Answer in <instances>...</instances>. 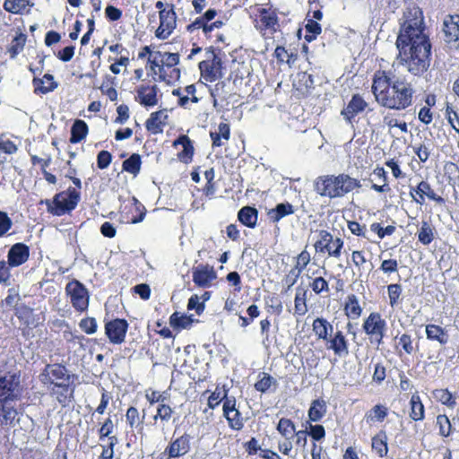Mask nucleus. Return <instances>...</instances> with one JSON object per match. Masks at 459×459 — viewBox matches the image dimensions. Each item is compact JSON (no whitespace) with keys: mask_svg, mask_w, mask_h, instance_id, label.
<instances>
[{"mask_svg":"<svg viewBox=\"0 0 459 459\" xmlns=\"http://www.w3.org/2000/svg\"><path fill=\"white\" fill-rule=\"evenodd\" d=\"M395 47V60L411 75L421 77L429 69L432 43L423 11L415 4H409L403 12Z\"/></svg>","mask_w":459,"mask_h":459,"instance_id":"f257e3e1","label":"nucleus"},{"mask_svg":"<svg viewBox=\"0 0 459 459\" xmlns=\"http://www.w3.org/2000/svg\"><path fill=\"white\" fill-rule=\"evenodd\" d=\"M371 91L381 107L402 111L412 106L417 91L405 78H395L390 71L379 69L373 74Z\"/></svg>","mask_w":459,"mask_h":459,"instance_id":"f03ea898","label":"nucleus"},{"mask_svg":"<svg viewBox=\"0 0 459 459\" xmlns=\"http://www.w3.org/2000/svg\"><path fill=\"white\" fill-rule=\"evenodd\" d=\"M360 187V181L346 173L319 176L314 181L315 192L330 199L343 197Z\"/></svg>","mask_w":459,"mask_h":459,"instance_id":"7ed1b4c3","label":"nucleus"},{"mask_svg":"<svg viewBox=\"0 0 459 459\" xmlns=\"http://www.w3.org/2000/svg\"><path fill=\"white\" fill-rule=\"evenodd\" d=\"M178 53L155 51L152 58H148L150 72L155 82L174 83L180 78Z\"/></svg>","mask_w":459,"mask_h":459,"instance_id":"20e7f679","label":"nucleus"},{"mask_svg":"<svg viewBox=\"0 0 459 459\" xmlns=\"http://www.w3.org/2000/svg\"><path fill=\"white\" fill-rule=\"evenodd\" d=\"M217 13L215 9H208L204 14L197 16L193 22L187 24L186 30L190 34H194L201 30L204 37L206 39L212 40L218 48L227 46L226 38L222 33L217 32L213 34L216 29H221L224 25L222 21H213Z\"/></svg>","mask_w":459,"mask_h":459,"instance_id":"39448f33","label":"nucleus"},{"mask_svg":"<svg viewBox=\"0 0 459 459\" xmlns=\"http://www.w3.org/2000/svg\"><path fill=\"white\" fill-rule=\"evenodd\" d=\"M254 27L264 39H272L281 30L277 10L270 7H258L252 16Z\"/></svg>","mask_w":459,"mask_h":459,"instance_id":"423d86ee","label":"nucleus"},{"mask_svg":"<svg viewBox=\"0 0 459 459\" xmlns=\"http://www.w3.org/2000/svg\"><path fill=\"white\" fill-rule=\"evenodd\" d=\"M80 199V192L70 186L66 190L56 194L52 201L46 200V204L50 213L62 216L74 211Z\"/></svg>","mask_w":459,"mask_h":459,"instance_id":"0eeeda50","label":"nucleus"},{"mask_svg":"<svg viewBox=\"0 0 459 459\" xmlns=\"http://www.w3.org/2000/svg\"><path fill=\"white\" fill-rule=\"evenodd\" d=\"M317 233L318 238L314 243L316 252L318 254H326L328 257L339 259L342 254L344 240L339 237L334 238L327 230H320Z\"/></svg>","mask_w":459,"mask_h":459,"instance_id":"6e6552de","label":"nucleus"},{"mask_svg":"<svg viewBox=\"0 0 459 459\" xmlns=\"http://www.w3.org/2000/svg\"><path fill=\"white\" fill-rule=\"evenodd\" d=\"M362 330L370 343L377 346L383 343L387 330V323L378 312H371L363 321Z\"/></svg>","mask_w":459,"mask_h":459,"instance_id":"1a4fd4ad","label":"nucleus"},{"mask_svg":"<svg viewBox=\"0 0 459 459\" xmlns=\"http://www.w3.org/2000/svg\"><path fill=\"white\" fill-rule=\"evenodd\" d=\"M22 394L20 372H7L0 377V403L19 401Z\"/></svg>","mask_w":459,"mask_h":459,"instance_id":"9d476101","label":"nucleus"},{"mask_svg":"<svg viewBox=\"0 0 459 459\" xmlns=\"http://www.w3.org/2000/svg\"><path fill=\"white\" fill-rule=\"evenodd\" d=\"M39 379L46 388H49V386L56 385V384L73 380V376L65 365L54 363L45 366L39 376Z\"/></svg>","mask_w":459,"mask_h":459,"instance_id":"9b49d317","label":"nucleus"},{"mask_svg":"<svg viewBox=\"0 0 459 459\" xmlns=\"http://www.w3.org/2000/svg\"><path fill=\"white\" fill-rule=\"evenodd\" d=\"M65 294L70 298L73 307L77 312L88 310L90 295L87 288L78 280L70 281L65 286Z\"/></svg>","mask_w":459,"mask_h":459,"instance_id":"f8f14e48","label":"nucleus"},{"mask_svg":"<svg viewBox=\"0 0 459 459\" xmlns=\"http://www.w3.org/2000/svg\"><path fill=\"white\" fill-rule=\"evenodd\" d=\"M409 195L414 203L423 205L426 198L436 203L438 205L446 204V200L437 195L431 185L427 180H420L416 186H409Z\"/></svg>","mask_w":459,"mask_h":459,"instance_id":"ddd939ff","label":"nucleus"},{"mask_svg":"<svg viewBox=\"0 0 459 459\" xmlns=\"http://www.w3.org/2000/svg\"><path fill=\"white\" fill-rule=\"evenodd\" d=\"M207 51L212 54L211 59L203 60L199 63L201 79L208 82H213L222 76V61L212 46L207 48Z\"/></svg>","mask_w":459,"mask_h":459,"instance_id":"4468645a","label":"nucleus"},{"mask_svg":"<svg viewBox=\"0 0 459 459\" xmlns=\"http://www.w3.org/2000/svg\"><path fill=\"white\" fill-rule=\"evenodd\" d=\"M177 18L174 4H168V10L160 11V25L155 30V37L160 40L169 39L177 28Z\"/></svg>","mask_w":459,"mask_h":459,"instance_id":"2eb2a0df","label":"nucleus"},{"mask_svg":"<svg viewBox=\"0 0 459 459\" xmlns=\"http://www.w3.org/2000/svg\"><path fill=\"white\" fill-rule=\"evenodd\" d=\"M192 437L188 433L172 438L165 450L160 455V459H172L184 456L191 449Z\"/></svg>","mask_w":459,"mask_h":459,"instance_id":"dca6fc26","label":"nucleus"},{"mask_svg":"<svg viewBox=\"0 0 459 459\" xmlns=\"http://www.w3.org/2000/svg\"><path fill=\"white\" fill-rule=\"evenodd\" d=\"M49 395L53 397L62 408L68 407L74 401L75 386L74 381L56 384L47 388Z\"/></svg>","mask_w":459,"mask_h":459,"instance_id":"f3484780","label":"nucleus"},{"mask_svg":"<svg viewBox=\"0 0 459 459\" xmlns=\"http://www.w3.org/2000/svg\"><path fill=\"white\" fill-rule=\"evenodd\" d=\"M160 89L155 83H142L135 89L134 100L144 108L158 105Z\"/></svg>","mask_w":459,"mask_h":459,"instance_id":"a211bd4d","label":"nucleus"},{"mask_svg":"<svg viewBox=\"0 0 459 459\" xmlns=\"http://www.w3.org/2000/svg\"><path fill=\"white\" fill-rule=\"evenodd\" d=\"M444 41L449 48H459V14H447L442 25Z\"/></svg>","mask_w":459,"mask_h":459,"instance_id":"6ab92c4d","label":"nucleus"},{"mask_svg":"<svg viewBox=\"0 0 459 459\" xmlns=\"http://www.w3.org/2000/svg\"><path fill=\"white\" fill-rule=\"evenodd\" d=\"M129 325L124 318H115L105 324V334L112 344L125 342Z\"/></svg>","mask_w":459,"mask_h":459,"instance_id":"aec40b11","label":"nucleus"},{"mask_svg":"<svg viewBox=\"0 0 459 459\" xmlns=\"http://www.w3.org/2000/svg\"><path fill=\"white\" fill-rule=\"evenodd\" d=\"M209 91L215 108H228L231 92L229 83L226 81H219L213 87L210 86Z\"/></svg>","mask_w":459,"mask_h":459,"instance_id":"412c9836","label":"nucleus"},{"mask_svg":"<svg viewBox=\"0 0 459 459\" xmlns=\"http://www.w3.org/2000/svg\"><path fill=\"white\" fill-rule=\"evenodd\" d=\"M192 277L194 283L201 288H209L212 281L217 279V273L213 266L199 264L192 269Z\"/></svg>","mask_w":459,"mask_h":459,"instance_id":"4be33fe9","label":"nucleus"},{"mask_svg":"<svg viewBox=\"0 0 459 459\" xmlns=\"http://www.w3.org/2000/svg\"><path fill=\"white\" fill-rule=\"evenodd\" d=\"M368 106V103L364 98L359 93H355L351 96L346 107L342 109L341 115L346 122L351 124L359 113L366 110Z\"/></svg>","mask_w":459,"mask_h":459,"instance_id":"5701e85b","label":"nucleus"},{"mask_svg":"<svg viewBox=\"0 0 459 459\" xmlns=\"http://www.w3.org/2000/svg\"><path fill=\"white\" fill-rule=\"evenodd\" d=\"M30 247L22 242L13 244L7 253V263L12 268L25 264L30 257Z\"/></svg>","mask_w":459,"mask_h":459,"instance_id":"b1692460","label":"nucleus"},{"mask_svg":"<svg viewBox=\"0 0 459 459\" xmlns=\"http://www.w3.org/2000/svg\"><path fill=\"white\" fill-rule=\"evenodd\" d=\"M326 342V349L332 351L338 357H345L349 354V342L344 333L338 330L333 335L329 334Z\"/></svg>","mask_w":459,"mask_h":459,"instance_id":"393cba45","label":"nucleus"},{"mask_svg":"<svg viewBox=\"0 0 459 459\" xmlns=\"http://www.w3.org/2000/svg\"><path fill=\"white\" fill-rule=\"evenodd\" d=\"M168 120L169 115L166 108L152 112L145 121V128L152 134H162Z\"/></svg>","mask_w":459,"mask_h":459,"instance_id":"a878e982","label":"nucleus"},{"mask_svg":"<svg viewBox=\"0 0 459 459\" xmlns=\"http://www.w3.org/2000/svg\"><path fill=\"white\" fill-rule=\"evenodd\" d=\"M179 145L182 146V151L178 152V160L184 164L191 163L195 155L193 141L186 134H179L178 137L173 141L172 146L177 148Z\"/></svg>","mask_w":459,"mask_h":459,"instance_id":"bb28decb","label":"nucleus"},{"mask_svg":"<svg viewBox=\"0 0 459 459\" xmlns=\"http://www.w3.org/2000/svg\"><path fill=\"white\" fill-rule=\"evenodd\" d=\"M311 261V255L307 250V247L295 258V264L289 273L286 281L289 286H292L297 281L300 274L306 270Z\"/></svg>","mask_w":459,"mask_h":459,"instance_id":"cd10ccee","label":"nucleus"},{"mask_svg":"<svg viewBox=\"0 0 459 459\" xmlns=\"http://www.w3.org/2000/svg\"><path fill=\"white\" fill-rule=\"evenodd\" d=\"M426 337L430 342H436L440 346H446L450 340L448 331L436 324H427L425 326Z\"/></svg>","mask_w":459,"mask_h":459,"instance_id":"c85d7f7f","label":"nucleus"},{"mask_svg":"<svg viewBox=\"0 0 459 459\" xmlns=\"http://www.w3.org/2000/svg\"><path fill=\"white\" fill-rule=\"evenodd\" d=\"M14 315L26 327L35 328L39 324L36 318V316L34 315L33 308L30 307L24 303H20L19 306L14 307Z\"/></svg>","mask_w":459,"mask_h":459,"instance_id":"c756f323","label":"nucleus"},{"mask_svg":"<svg viewBox=\"0 0 459 459\" xmlns=\"http://www.w3.org/2000/svg\"><path fill=\"white\" fill-rule=\"evenodd\" d=\"M145 414H140L139 410L134 406H130L126 411V423L129 429L134 431L136 430L141 436L143 435V422Z\"/></svg>","mask_w":459,"mask_h":459,"instance_id":"7c9ffc66","label":"nucleus"},{"mask_svg":"<svg viewBox=\"0 0 459 459\" xmlns=\"http://www.w3.org/2000/svg\"><path fill=\"white\" fill-rule=\"evenodd\" d=\"M30 162L32 166L39 165L40 171L45 178V180L48 184L56 185L57 182V178L56 175L48 171V168L50 166L52 159L48 154L45 158H40L38 155L30 154Z\"/></svg>","mask_w":459,"mask_h":459,"instance_id":"2f4dec72","label":"nucleus"},{"mask_svg":"<svg viewBox=\"0 0 459 459\" xmlns=\"http://www.w3.org/2000/svg\"><path fill=\"white\" fill-rule=\"evenodd\" d=\"M312 332L317 340L325 342L328 339V335L333 332V326L327 318L318 316L312 322Z\"/></svg>","mask_w":459,"mask_h":459,"instance_id":"473e14b6","label":"nucleus"},{"mask_svg":"<svg viewBox=\"0 0 459 459\" xmlns=\"http://www.w3.org/2000/svg\"><path fill=\"white\" fill-rule=\"evenodd\" d=\"M388 416V408L381 403L375 404L366 411L364 420L366 423L372 426L376 423H382Z\"/></svg>","mask_w":459,"mask_h":459,"instance_id":"72a5a7b5","label":"nucleus"},{"mask_svg":"<svg viewBox=\"0 0 459 459\" xmlns=\"http://www.w3.org/2000/svg\"><path fill=\"white\" fill-rule=\"evenodd\" d=\"M388 437L386 431L379 430L371 438V449L379 457L383 458L388 454Z\"/></svg>","mask_w":459,"mask_h":459,"instance_id":"f704fd0d","label":"nucleus"},{"mask_svg":"<svg viewBox=\"0 0 459 459\" xmlns=\"http://www.w3.org/2000/svg\"><path fill=\"white\" fill-rule=\"evenodd\" d=\"M362 311L358 297L355 294H349L343 304L344 315L349 319L356 320L360 317Z\"/></svg>","mask_w":459,"mask_h":459,"instance_id":"c9c22d12","label":"nucleus"},{"mask_svg":"<svg viewBox=\"0 0 459 459\" xmlns=\"http://www.w3.org/2000/svg\"><path fill=\"white\" fill-rule=\"evenodd\" d=\"M34 92L36 94H47L57 88V82L50 74H44L43 78H34L32 81Z\"/></svg>","mask_w":459,"mask_h":459,"instance_id":"e433bc0d","label":"nucleus"},{"mask_svg":"<svg viewBox=\"0 0 459 459\" xmlns=\"http://www.w3.org/2000/svg\"><path fill=\"white\" fill-rule=\"evenodd\" d=\"M368 262L363 250H353L351 253L348 264L357 272L359 277H361L367 270Z\"/></svg>","mask_w":459,"mask_h":459,"instance_id":"4c0bfd02","label":"nucleus"},{"mask_svg":"<svg viewBox=\"0 0 459 459\" xmlns=\"http://www.w3.org/2000/svg\"><path fill=\"white\" fill-rule=\"evenodd\" d=\"M410 418L414 421H421L425 419V406L421 402L418 392L414 393L409 402Z\"/></svg>","mask_w":459,"mask_h":459,"instance_id":"58836bf2","label":"nucleus"},{"mask_svg":"<svg viewBox=\"0 0 459 459\" xmlns=\"http://www.w3.org/2000/svg\"><path fill=\"white\" fill-rule=\"evenodd\" d=\"M238 221L247 228H255L257 224L258 211L252 206H244L238 212Z\"/></svg>","mask_w":459,"mask_h":459,"instance_id":"ea45409f","label":"nucleus"},{"mask_svg":"<svg viewBox=\"0 0 459 459\" xmlns=\"http://www.w3.org/2000/svg\"><path fill=\"white\" fill-rule=\"evenodd\" d=\"M326 411L327 404L323 398L313 400L307 412L309 421H320L326 414Z\"/></svg>","mask_w":459,"mask_h":459,"instance_id":"a19ab883","label":"nucleus"},{"mask_svg":"<svg viewBox=\"0 0 459 459\" xmlns=\"http://www.w3.org/2000/svg\"><path fill=\"white\" fill-rule=\"evenodd\" d=\"M13 402L0 403V423L2 426H13L18 415Z\"/></svg>","mask_w":459,"mask_h":459,"instance_id":"79ce46f5","label":"nucleus"},{"mask_svg":"<svg viewBox=\"0 0 459 459\" xmlns=\"http://www.w3.org/2000/svg\"><path fill=\"white\" fill-rule=\"evenodd\" d=\"M294 212H295L294 206L291 204L286 202V203L278 204L275 206V208L271 209L268 212V216L273 222H278L282 218H284L288 215H291Z\"/></svg>","mask_w":459,"mask_h":459,"instance_id":"37998d69","label":"nucleus"},{"mask_svg":"<svg viewBox=\"0 0 459 459\" xmlns=\"http://www.w3.org/2000/svg\"><path fill=\"white\" fill-rule=\"evenodd\" d=\"M89 133L88 125L84 120L76 119L71 127V136L69 142L71 143H78L87 136Z\"/></svg>","mask_w":459,"mask_h":459,"instance_id":"c03bdc74","label":"nucleus"},{"mask_svg":"<svg viewBox=\"0 0 459 459\" xmlns=\"http://www.w3.org/2000/svg\"><path fill=\"white\" fill-rule=\"evenodd\" d=\"M373 175L382 182V185L373 183L370 188L377 193H387L391 191V187L388 183V175L383 167L377 166L373 169Z\"/></svg>","mask_w":459,"mask_h":459,"instance_id":"a18cd8bd","label":"nucleus"},{"mask_svg":"<svg viewBox=\"0 0 459 459\" xmlns=\"http://www.w3.org/2000/svg\"><path fill=\"white\" fill-rule=\"evenodd\" d=\"M433 397L441 404L454 409L456 406V397L447 388H437L432 392Z\"/></svg>","mask_w":459,"mask_h":459,"instance_id":"49530a36","label":"nucleus"},{"mask_svg":"<svg viewBox=\"0 0 459 459\" xmlns=\"http://www.w3.org/2000/svg\"><path fill=\"white\" fill-rule=\"evenodd\" d=\"M308 311L307 307V290L298 289L294 298V315L302 316Z\"/></svg>","mask_w":459,"mask_h":459,"instance_id":"de8ad7c7","label":"nucleus"},{"mask_svg":"<svg viewBox=\"0 0 459 459\" xmlns=\"http://www.w3.org/2000/svg\"><path fill=\"white\" fill-rule=\"evenodd\" d=\"M230 389L226 385H217L216 388L208 397L207 405L209 409H215L219 404L224 401L229 394Z\"/></svg>","mask_w":459,"mask_h":459,"instance_id":"09e8293b","label":"nucleus"},{"mask_svg":"<svg viewBox=\"0 0 459 459\" xmlns=\"http://www.w3.org/2000/svg\"><path fill=\"white\" fill-rule=\"evenodd\" d=\"M435 427L438 435L443 438L449 437L455 431L449 418L446 414H438L436 418Z\"/></svg>","mask_w":459,"mask_h":459,"instance_id":"8fccbe9b","label":"nucleus"},{"mask_svg":"<svg viewBox=\"0 0 459 459\" xmlns=\"http://www.w3.org/2000/svg\"><path fill=\"white\" fill-rule=\"evenodd\" d=\"M218 129V132H210L212 147L222 146L221 139L228 141L230 137V127L229 124L220 123Z\"/></svg>","mask_w":459,"mask_h":459,"instance_id":"3c124183","label":"nucleus"},{"mask_svg":"<svg viewBox=\"0 0 459 459\" xmlns=\"http://www.w3.org/2000/svg\"><path fill=\"white\" fill-rule=\"evenodd\" d=\"M142 167V159L140 154L133 153L129 158L125 160L122 163V169L134 177L140 173Z\"/></svg>","mask_w":459,"mask_h":459,"instance_id":"603ef678","label":"nucleus"},{"mask_svg":"<svg viewBox=\"0 0 459 459\" xmlns=\"http://www.w3.org/2000/svg\"><path fill=\"white\" fill-rule=\"evenodd\" d=\"M435 238V230L433 226L426 221L421 222L418 231V240L424 246L429 245Z\"/></svg>","mask_w":459,"mask_h":459,"instance_id":"864d4df0","label":"nucleus"},{"mask_svg":"<svg viewBox=\"0 0 459 459\" xmlns=\"http://www.w3.org/2000/svg\"><path fill=\"white\" fill-rule=\"evenodd\" d=\"M276 429L285 439H292L294 437L296 427L290 419L281 418L278 421Z\"/></svg>","mask_w":459,"mask_h":459,"instance_id":"5fc2aeb1","label":"nucleus"},{"mask_svg":"<svg viewBox=\"0 0 459 459\" xmlns=\"http://www.w3.org/2000/svg\"><path fill=\"white\" fill-rule=\"evenodd\" d=\"M399 354L411 355L414 352L413 340L411 334L403 333L398 337L397 344L395 345Z\"/></svg>","mask_w":459,"mask_h":459,"instance_id":"6e6d98bb","label":"nucleus"},{"mask_svg":"<svg viewBox=\"0 0 459 459\" xmlns=\"http://www.w3.org/2000/svg\"><path fill=\"white\" fill-rule=\"evenodd\" d=\"M29 4L30 0H4L3 8L7 13L22 14Z\"/></svg>","mask_w":459,"mask_h":459,"instance_id":"4d7b16f0","label":"nucleus"},{"mask_svg":"<svg viewBox=\"0 0 459 459\" xmlns=\"http://www.w3.org/2000/svg\"><path fill=\"white\" fill-rule=\"evenodd\" d=\"M116 78L107 74L104 77L103 82L100 90L105 94L111 101L117 100V91L115 89Z\"/></svg>","mask_w":459,"mask_h":459,"instance_id":"13d9d810","label":"nucleus"},{"mask_svg":"<svg viewBox=\"0 0 459 459\" xmlns=\"http://www.w3.org/2000/svg\"><path fill=\"white\" fill-rule=\"evenodd\" d=\"M193 322H194V320L192 319L191 316H188L186 315H179V313H178V312H174L169 316L170 325L173 328L178 329V330L189 328L192 325Z\"/></svg>","mask_w":459,"mask_h":459,"instance_id":"bf43d9fd","label":"nucleus"},{"mask_svg":"<svg viewBox=\"0 0 459 459\" xmlns=\"http://www.w3.org/2000/svg\"><path fill=\"white\" fill-rule=\"evenodd\" d=\"M259 379L255 383L254 387L260 393H266L272 385H277V381L270 374L262 372L258 376Z\"/></svg>","mask_w":459,"mask_h":459,"instance_id":"052dcab7","label":"nucleus"},{"mask_svg":"<svg viewBox=\"0 0 459 459\" xmlns=\"http://www.w3.org/2000/svg\"><path fill=\"white\" fill-rule=\"evenodd\" d=\"M26 39L27 36L22 32L18 33L12 39L11 44L8 47V53L10 54L11 58L16 57V56L23 50Z\"/></svg>","mask_w":459,"mask_h":459,"instance_id":"680f3d73","label":"nucleus"},{"mask_svg":"<svg viewBox=\"0 0 459 459\" xmlns=\"http://www.w3.org/2000/svg\"><path fill=\"white\" fill-rule=\"evenodd\" d=\"M414 153L419 158L420 162L426 163L433 151L431 143H420L412 146Z\"/></svg>","mask_w":459,"mask_h":459,"instance_id":"e2e57ef3","label":"nucleus"},{"mask_svg":"<svg viewBox=\"0 0 459 459\" xmlns=\"http://www.w3.org/2000/svg\"><path fill=\"white\" fill-rule=\"evenodd\" d=\"M403 287L399 283H391L387 285V294L389 298V305L391 307H397L401 301Z\"/></svg>","mask_w":459,"mask_h":459,"instance_id":"0e129e2a","label":"nucleus"},{"mask_svg":"<svg viewBox=\"0 0 459 459\" xmlns=\"http://www.w3.org/2000/svg\"><path fill=\"white\" fill-rule=\"evenodd\" d=\"M306 30V35H305V40L307 43L312 42L316 39V37L321 34L322 32V27L321 25L315 20L309 19L305 25Z\"/></svg>","mask_w":459,"mask_h":459,"instance_id":"69168bd1","label":"nucleus"},{"mask_svg":"<svg viewBox=\"0 0 459 459\" xmlns=\"http://www.w3.org/2000/svg\"><path fill=\"white\" fill-rule=\"evenodd\" d=\"M308 286L312 290V291L316 295H320L321 293L324 292L327 293L330 290L329 281L323 276H316L315 278H312L311 281H309Z\"/></svg>","mask_w":459,"mask_h":459,"instance_id":"338daca9","label":"nucleus"},{"mask_svg":"<svg viewBox=\"0 0 459 459\" xmlns=\"http://www.w3.org/2000/svg\"><path fill=\"white\" fill-rule=\"evenodd\" d=\"M445 117L450 126L459 134V113L450 103H446Z\"/></svg>","mask_w":459,"mask_h":459,"instance_id":"774afa93","label":"nucleus"}]
</instances>
